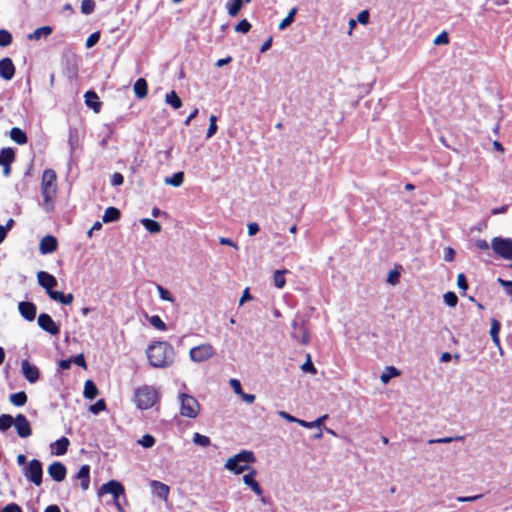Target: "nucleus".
Returning a JSON list of instances; mask_svg holds the SVG:
<instances>
[{
  "label": "nucleus",
  "mask_w": 512,
  "mask_h": 512,
  "mask_svg": "<svg viewBox=\"0 0 512 512\" xmlns=\"http://www.w3.org/2000/svg\"><path fill=\"white\" fill-rule=\"evenodd\" d=\"M215 350L211 344H201L190 349L189 356L194 362H203L212 358Z\"/></svg>",
  "instance_id": "nucleus-9"
},
{
  "label": "nucleus",
  "mask_w": 512,
  "mask_h": 512,
  "mask_svg": "<svg viewBox=\"0 0 512 512\" xmlns=\"http://www.w3.org/2000/svg\"><path fill=\"white\" fill-rule=\"evenodd\" d=\"M25 477L31 481L34 485L40 486L42 483L43 467L42 463L38 459H32L28 463L24 471Z\"/></svg>",
  "instance_id": "nucleus-8"
},
{
  "label": "nucleus",
  "mask_w": 512,
  "mask_h": 512,
  "mask_svg": "<svg viewBox=\"0 0 512 512\" xmlns=\"http://www.w3.org/2000/svg\"><path fill=\"white\" fill-rule=\"evenodd\" d=\"M256 473V470L252 468L248 474L243 476V481L253 492L260 496L262 494V488L255 479Z\"/></svg>",
  "instance_id": "nucleus-21"
},
{
  "label": "nucleus",
  "mask_w": 512,
  "mask_h": 512,
  "mask_svg": "<svg viewBox=\"0 0 512 512\" xmlns=\"http://www.w3.org/2000/svg\"><path fill=\"white\" fill-rule=\"evenodd\" d=\"M463 436H457V437H444V438H438V439H430L428 441L429 444H435V443H450L455 440H462Z\"/></svg>",
  "instance_id": "nucleus-54"
},
{
  "label": "nucleus",
  "mask_w": 512,
  "mask_h": 512,
  "mask_svg": "<svg viewBox=\"0 0 512 512\" xmlns=\"http://www.w3.org/2000/svg\"><path fill=\"white\" fill-rule=\"evenodd\" d=\"M14 420L9 414L0 415V431H7L14 424Z\"/></svg>",
  "instance_id": "nucleus-42"
},
{
  "label": "nucleus",
  "mask_w": 512,
  "mask_h": 512,
  "mask_svg": "<svg viewBox=\"0 0 512 512\" xmlns=\"http://www.w3.org/2000/svg\"><path fill=\"white\" fill-rule=\"evenodd\" d=\"M99 391L97 386L94 384L92 380H86L84 384V397L87 399H94L98 395Z\"/></svg>",
  "instance_id": "nucleus-31"
},
{
  "label": "nucleus",
  "mask_w": 512,
  "mask_h": 512,
  "mask_svg": "<svg viewBox=\"0 0 512 512\" xmlns=\"http://www.w3.org/2000/svg\"><path fill=\"white\" fill-rule=\"evenodd\" d=\"M78 57L75 54L65 56V73L69 79L78 78Z\"/></svg>",
  "instance_id": "nucleus-15"
},
{
  "label": "nucleus",
  "mask_w": 512,
  "mask_h": 512,
  "mask_svg": "<svg viewBox=\"0 0 512 512\" xmlns=\"http://www.w3.org/2000/svg\"><path fill=\"white\" fill-rule=\"evenodd\" d=\"M286 273H288V270H286V269L275 271L274 276H273V281H274L275 287L281 289L285 286V284H286L285 274Z\"/></svg>",
  "instance_id": "nucleus-37"
},
{
  "label": "nucleus",
  "mask_w": 512,
  "mask_h": 512,
  "mask_svg": "<svg viewBox=\"0 0 512 512\" xmlns=\"http://www.w3.org/2000/svg\"><path fill=\"white\" fill-rule=\"evenodd\" d=\"M125 488L119 481L110 480L107 483L103 484L100 488V494H111L115 499V505L120 512H124L122 506L118 502V498L120 495L124 494Z\"/></svg>",
  "instance_id": "nucleus-7"
},
{
  "label": "nucleus",
  "mask_w": 512,
  "mask_h": 512,
  "mask_svg": "<svg viewBox=\"0 0 512 512\" xmlns=\"http://www.w3.org/2000/svg\"><path fill=\"white\" fill-rule=\"evenodd\" d=\"M10 402L17 407L24 406L27 403V394L24 391L13 393L9 397Z\"/></svg>",
  "instance_id": "nucleus-32"
},
{
  "label": "nucleus",
  "mask_w": 512,
  "mask_h": 512,
  "mask_svg": "<svg viewBox=\"0 0 512 512\" xmlns=\"http://www.w3.org/2000/svg\"><path fill=\"white\" fill-rule=\"evenodd\" d=\"M50 298L54 301L60 302L63 305H69L74 300V296L72 293L64 294L59 291H56L55 293H50Z\"/></svg>",
  "instance_id": "nucleus-30"
},
{
  "label": "nucleus",
  "mask_w": 512,
  "mask_h": 512,
  "mask_svg": "<svg viewBox=\"0 0 512 512\" xmlns=\"http://www.w3.org/2000/svg\"><path fill=\"white\" fill-rule=\"evenodd\" d=\"M16 72L15 65L11 58L5 57L0 60V77L6 81L11 80Z\"/></svg>",
  "instance_id": "nucleus-16"
},
{
  "label": "nucleus",
  "mask_w": 512,
  "mask_h": 512,
  "mask_svg": "<svg viewBox=\"0 0 512 512\" xmlns=\"http://www.w3.org/2000/svg\"><path fill=\"white\" fill-rule=\"evenodd\" d=\"M21 316L27 321H33L36 317L37 307L33 302L22 301L18 304Z\"/></svg>",
  "instance_id": "nucleus-17"
},
{
  "label": "nucleus",
  "mask_w": 512,
  "mask_h": 512,
  "mask_svg": "<svg viewBox=\"0 0 512 512\" xmlns=\"http://www.w3.org/2000/svg\"><path fill=\"white\" fill-rule=\"evenodd\" d=\"M85 104L93 109L94 112L98 113L101 110L102 103L99 100V97L94 91H87L84 94Z\"/></svg>",
  "instance_id": "nucleus-22"
},
{
  "label": "nucleus",
  "mask_w": 512,
  "mask_h": 512,
  "mask_svg": "<svg viewBox=\"0 0 512 512\" xmlns=\"http://www.w3.org/2000/svg\"><path fill=\"white\" fill-rule=\"evenodd\" d=\"M38 325L45 332L51 335H57L60 332L59 326L54 322L52 317L47 313H41L38 316Z\"/></svg>",
  "instance_id": "nucleus-11"
},
{
  "label": "nucleus",
  "mask_w": 512,
  "mask_h": 512,
  "mask_svg": "<svg viewBox=\"0 0 512 512\" xmlns=\"http://www.w3.org/2000/svg\"><path fill=\"white\" fill-rule=\"evenodd\" d=\"M57 246V239L54 236L47 235L41 239L39 250L42 254H50L57 249Z\"/></svg>",
  "instance_id": "nucleus-20"
},
{
  "label": "nucleus",
  "mask_w": 512,
  "mask_h": 512,
  "mask_svg": "<svg viewBox=\"0 0 512 512\" xmlns=\"http://www.w3.org/2000/svg\"><path fill=\"white\" fill-rule=\"evenodd\" d=\"M229 384L235 394H237V395L243 394V390H242L241 383L239 380L233 378L229 381Z\"/></svg>",
  "instance_id": "nucleus-60"
},
{
  "label": "nucleus",
  "mask_w": 512,
  "mask_h": 512,
  "mask_svg": "<svg viewBox=\"0 0 512 512\" xmlns=\"http://www.w3.org/2000/svg\"><path fill=\"white\" fill-rule=\"evenodd\" d=\"M250 29H251V24H250V22L247 19H242L235 26V31L236 32H241V33H244V34L248 33L250 31Z\"/></svg>",
  "instance_id": "nucleus-50"
},
{
  "label": "nucleus",
  "mask_w": 512,
  "mask_h": 512,
  "mask_svg": "<svg viewBox=\"0 0 512 512\" xmlns=\"http://www.w3.org/2000/svg\"><path fill=\"white\" fill-rule=\"evenodd\" d=\"M136 406L141 410H147L154 406L158 400L157 391L148 385L139 387L134 392Z\"/></svg>",
  "instance_id": "nucleus-4"
},
{
  "label": "nucleus",
  "mask_w": 512,
  "mask_h": 512,
  "mask_svg": "<svg viewBox=\"0 0 512 512\" xmlns=\"http://www.w3.org/2000/svg\"><path fill=\"white\" fill-rule=\"evenodd\" d=\"M22 372L24 377L30 383H35L39 379V369L31 365L28 360H23L21 363Z\"/></svg>",
  "instance_id": "nucleus-18"
},
{
  "label": "nucleus",
  "mask_w": 512,
  "mask_h": 512,
  "mask_svg": "<svg viewBox=\"0 0 512 512\" xmlns=\"http://www.w3.org/2000/svg\"><path fill=\"white\" fill-rule=\"evenodd\" d=\"M400 375V371L393 367V366H389L385 369V371L382 373V375L380 376V380L382 381V383L386 384L389 382V380L393 377H397Z\"/></svg>",
  "instance_id": "nucleus-34"
},
{
  "label": "nucleus",
  "mask_w": 512,
  "mask_h": 512,
  "mask_svg": "<svg viewBox=\"0 0 512 512\" xmlns=\"http://www.w3.org/2000/svg\"><path fill=\"white\" fill-rule=\"evenodd\" d=\"M58 193L57 175L53 169H45L41 177V195L44 204L55 202Z\"/></svg>",
  "instance_id": "nucleus-2"
},
{
  "label": "nucleus",
  "mask_w": 512,
  "mask_h": 512,
  "mask_svg": "<svg viewBox=\"0 0 512 512\" xmlns=\"http://www.w3.org/2000/svg\"><path fill=\"white\" fill-rule=\"evenodd\" d=\"M139 443L145 448H150L155 444V438L150 434H145L141 440H139Z\"/></svg>",
  "instance_id": "nucleus-53"
},
{
  "label": "nucleus",
  "mask_w": 512,
  "mask_h": 512,
  "mask_svg": "<svg viewBox=\"0 0 512 512\" xmlns=\"http://www.w3.org/2000/svg\"><path fill=\"white\" fill-rule=\"evenodd\" d=\"M37 280L40 286H42L45 290L48 296L50 297V293H55L56 291L53 290V288L57 285L56 278L46 272V271H39L37 273Z\"/></svg>",
  "instance_id": "nucleus-12"
},
{
  "label": "nucleus",
  "mask_w": 512,
  "mask_h": 512,
  "mask_svg": "<svg viewBox=\"0 0 512 512\" xmlns=\"http://www.w3.org/2000/svg\"><path fill=\"white\" fill-rule=\"evenodd\" d=\"M2 512H23V511L18 504L10 503L3 508Z\"/></svg>",
  "instance_id": "nucleus-64"
},
{
  "label": "nucleus",
  "mask_w": 512,
  "mask_h": 512,
  "mask_svg": "<svg viewBox=\"0 0 512 512\" xmlns=\"http://www.w3.org/2000/svg\"><path fill=\"white\" fill-rule=\"evenodd\" d=\"M12 34L5 30V29H0V46L1 47H6L8 45H10L12 43Z\"/></svg>",
  "instance_id": "nucleus-46"
},
{
  "label": "nucleus",
  "mask_w": 512,
  "mask_h": 512,
  "mask_svg": "<svg viewBox=\"0 0 512 512\" xmlns=\"http://www.w3.org/2000/svg\"><path fill=\"white\" fill-rule=\"evenodd\" d=\"M157 291L159 293V297L162 299V300H165V301H169V302H174L175 299L174 297L172 296V294L170 293V291H168L167 289H165L163 286L161 285H157Z\"/></svg>",
  "instance_id": "nucleus-48"
},
{
  "label": "nucleus",
  "mask_w": 512,
  "mask_h": 512,
  "mask_svg": "<svg viewBox=\"0 0 512 512\" xmlns=\"http://www.w3.org/2000/svg\"><path fill=\"white\" fill-rule=\"evenodd\" d=\"M49 476L56 482H61L65 479L67 469L65 465L59 461H55L48 466Z\"/></svg>",
  "instance_id": "nucleus-14"
},
{
  "label": "nucleus",
  "mask_w": 512,
  "mask_h": 512,
  "mask_svg": "<svg viewBox=\"0 0 512 512\" xmlns=\"http://www.w3.org/2000/svg\"><path fill=\"white\" fill-rule=\"evenodd\" d=\"M293 327V333L292 336L296 339H299V341L303 345H307L310 341L309 332L307 331L306 327L303 323L299 324L296 321L292 323Z\"/></svg>",
  "instance_id": "nucleus-19"
},
{
  "label": "nucleus",
  "mask_w": 512,
  "mask_h": 512,
  "mask_svg": "<svg viewBox=\"0 0 512 512\" xmlns=\"http://www.w3.org/2000/svg\"><path fill=\"white\" fill-rule=\"evenodd\" d=\"M301 369L304 372L316 373V368L314 367L309 354L307 355V360L302 364Z\"/></svg>",
  "instance_id": "nucleus-56"
},
{
  "label": "nucleus",
  "mask_w": 512,
  "mask_h": 512,
  "mask_svg": "<svg viewBox=\"0 0 512 512\" xmlns=\"http://www.w3.org/2000/svg\"><path fill=\"white\" fill-rule=\"evenodd\" d=\"M141 224L145 227L147 231L150 233H159L161 231V225L153 219L144 218L141 219Z\"/></svg>",
  "instance_id": "nucleus-33"
},
{
  "label": "nucleus",
  "mask_w": 512,
  "mask_h": 512,
  "mask_svg": "<svg viewBox=\"0 0 512 512\" xmlns=\"http://www.w3.org/2000/svg\"><path fill=\"white\" fill-rule=\"evenodd\" d=\"M134 93L138 99H143L148 94V83L144 78L136 80L133 86Z\"/></svg>",
  "instance_id": "nucleus-24"
},
{
  "label": "nucleus",
  "mask_w": 512,
  "mask_h": 512,
  "mask_svg": "<svg viewBox=\"0 0 512 512\" xmlns=\"http://www.w3.org/2000/svg\"><path fill=\"white\" fill-rule=\"evenodd\" d=\"M297 13V8L296 7H293L288 15L279 23V26L278 28L280 30H284L286 27H288L289 25H291L294 21V18H295V15Z\"/></svg>",
  "instance_id": "nucleus-40"
},
{
  "label": "nucleus",
  "mask_w": 512,
  "mask_h": 512,
  "mask_svg": "<svg viewBox=\"0 0 512 512\" xmlns=\"http://www.w3.org/2000/svg\"><path fill=\"white\" fill-rule=\"evenodd\" d=\"M99 38H100V33L99 32H94L92 33L86 40V47L87 48H91L93 47L94 45H96V43L99 41Z\"/></svg>",
  "instance_id": "nucleus-58"
},
{
  "label": "nucleus",
  "mask_w": 512,
  "mask_h": 512,
  "mask_svg": "<svg viewBox=\"0 0 512 512\" xmlns=\"http://www.w3.org/2000/svg\"><path fill=\"white\" fill-rule=\"evenodd\" d=\"M193 442L196 445L207 447L211 444L210 438L208 436L202 435L200 433H194Z\"/></svg>",
  "instance_id": "nucleus-45"
},
{
  "label": "nucleus",
  "mask_w": 512,
  "mask_h": 512,
  "mask_svg": "<svg viewBox=\"0 0 512 512\" xmlns=\"http://www.w3.org/2000/svg\"><path fill=\"white\" fill-rule=\"evenodd\" d=\"M493 251L505 260H512V239L494 237L491 241Z\"/></svg>",
  "instance_id": "nucleus-6"
},
{
  "label": "nucleus",
  "mask_w": 512,
  "mask_h": 512,
  "mask_svg": "<svg viewBox=\"0 0 512 512\" xmlns=\"http://www.w3.org/2000/svg\"><path fill=\"white\" fill-rule=\"evenodd\" d=\"M435 45H447L449 44V36L448 34L443 31L440 33L433 41Z\"/></svg>",
  "instance_id": "nucleus-55"
},
{
  "label": "nucleus",
  "mask_w": 512,
  "mask_h": 512,
  "mask_svg": "<svg viewBox=\"0 0 512 512\" xmlns=\"http://www.w3.org/2000/svg\"><path fill=\"white\" fill-rule=\"evenodd\" d=\"M149 323L159 331H165L167 329L166 324L158 315H152L149 318Z\"/></svg>",
  "instance_id": "nucleus-43"
},
{
  "label": "nucleus",
  "mask_w": 512,
  "mask_h": 512,
  "mask_svg": "<svg viewBox=\"0 0 512 512\" xmlns=\"http://www.w3.org/2000/svg\"><path fill=\"white\" fill-rule=\"evenodd\" d=\"M95 1L94 0H82L81 2V12L85 15H89L95 10Z\"/></svg>",
  "instance_id": "nucleus-44"
},
{
  "label": "nucleus",
  "mask_w": 512,
  "mask_h": 512,
  "mask_svg": "<svg viewBox=\"0 0 512 512\" xmlns=\"http://www.w3.org/2000/svg\"><path fill=\"white\" fill-rule=\"evenodd\" d=\"M52 33V28L50 26H42L34 30L32 34L29 35V39L39 40L41 37H47Z\"/></svg>",
  "instance_id": "nucleus-36"
},
{
  "label": "nucleus",
  "mask_w": 512,
  "mask_h": 512,
  "mask_svg": "<svg viewBox=\"0 0 512 512\" xmlns=\"http://www.w3.org/2000/svg\"><path fill=\"white\" fill-rule=\"evenodd\" d=\"M180 414L187 418H196L199 413V403L195 397L186 393L179 395Z\"/></svg>",
  "instance_id": "nucleus-5"
},
{
  "label": "nucleus",
  "mask_w": 512,
  "mask_h": 512,
  "mask_svg": "<svg viewBox=\"0 0 512 512\" xmlns=\"http://www.w3.org/2000/svg\"><path fill=\"white\" fill-rule=\"evenodd\" d=\"M183 181H184V173L183 172H177V173L173 174L172 177H167L165 179L166 184L172 185L174 187L181 186Z\"/></svg>",
  "instance_id": "nucleus-39"
},
{
  "label": "nucleus",
  "mask_w": 512,
  "mask_h": 512,
  "mask_svg": "<svg viewBox=\"0 0 512 512\" xmlns=\"http://www.w3.org/2000/svg\"><path fill=\"white\" fill-rule=\"evenodd\" d=\"M123 182H124V177H123V175L121 173L116 172V173H114L112 175V177H111V184L113 186H120V185L123 184Z\"/></svg>",
  "instance_id": "nucleus-61"
},
{
  "label": "nucleus",
  "mask_w": 512,
  "mask_h": 512,
  "mask_svg": "<svg viewBox=\"0 0 512 512\" xmlns=\"http://www.w3.org/2000/svg\"><path fill=\"white\" fill-rule=\"evenodd\" d=\"M120 217H121V212L118 208L108 207L104 211V214L102 216V221L104 223L115 222V221H118L120 219Z\"/></svg>",
  "instance_id": "nucleus-27"
},
{
  "label": "nucleus",
  "mask_w": 512,
  "mask_h": 512,
  "mask_svg": "<svg viewBox=\"0 0 512 512\" xmlns=\"http://www.w3.org/2000/svg\"><path fill=\"white\" fill-rule=\"evenodd\" d=\"M165 100L174 109H179L182 106V101L175 91L166 94Z\"/></svg>",
  "instance_id": "nucleus-38"
},
{
  "label": "nucleus",
  "mask_w": 512,
  "mask_h": 512,
  "mask_svg": "<svg viewBox=\"0 0 512 512\" xmlns=\"http://www.w3.org/2000/svg\"><path fill=\"white\" fill-rule=\"evenodd\" d=\"M457 286L459 289L466 291L468 289L467 278L463 273L457 275Z\"/></svg>",
  "instance_id": "nucleus-57"
},
{
  "label": "nucleus",
  "mask_w": 512,
  "mask_h": 512,
  "mask_svg": "<svg viewBox=\"0 0 512 512\" xmlns=\"http://www.w3.org/2000/svg\"><path fill=\"white\" fill-rule=\"evenodd\" d=\"M76 477L81 481V488L87 490L90 485V467L89 465H82L78 470Z\"/></svg>",
  "instance_id": "nucleus-23"
},
{
  "label": "nucleus",
  "mask_w": 512,
  "mask_h": 512,
  "mask_svg": "<svg viewBox=\"0 0 512 512\" xmlns=\"http://www.w3.org/2000/svg\"><path fill=\"white\" fill-rule=\"evenodd\" d=\"M216 122H217V117L215 115H211L209 118V127L207 130V138H211L217 132L218 126H217Z\"/></svg>",
  "instance_id": "nucleus-49"
},
{
  "label": "nucleus",
  "mask_w": 512,
  "mask_h": 512,
  "mask_svg": "<svg viewBox=\"0 0 512 512\" xmlns=\"http://www.w3.org/2000/svg\"><path fill=\"white\" fill-rule=\"evenodd\" d=\"M369 11L368 10H363L361 11L358 16H357V21L360 23V24H363V25H366L368 24L369 22Z\"/></svg>",
  "instance_id": "nucleus-62"
},
{
  "label": "nucleus",
  "mask_w": 512,
  "mask_h": 512,
  "mask_svg": "<svg viewBox=\"0 0 512 512\" xmlns=\"http://www.w3.org/2000/svg\"><path fill=\"white\" fill-rule=\"evenodd\" d=\"M10 138L18 145H24L28 141L26 133L18 127H13L10 130Z\"/></svg>",
  "instance_id": "nucleus-28"
},
{
  "label": "nucleus",
  "mask_w": 512,
  "mask_h": 512,
  "mask_svg": "<svg viewBox=\"0 0 512 512\" xmlns=\"http://www.w3.org/2000/svg\"><path fill=\"white\" fill-rule=\"evenodd\" d=\"M70 441L67 437H61L52 445L53 453L57 456L64 455L69 447Z\"/></svg>",
  "instance_id": "nucleus-25"
},
{
  "label": "nucleus",
  "mask_w": 512,
  "mask_h": 512,
  "mask_svg": "<svg viewBox=\"0 0 512 512\" xmlns=\"http://www.w3.org/2000/svg\"><path fill=\"white\" fill-rule=\"evenodd\" d=\"M148 362L155 368H166L173 364L175 351L167 341H156L146 350Z\"/></svg>",
  "instance_id": "nucleus-1"
},
{
  "label": "nucleus",
  "mask_w": 512,
  "mask_h": 512,
  "mask_svg": "<svg viewBox=\"0 0 512 512\" xmlns=\"http://www.w3.org/2000/svg\"><path fill=\"white\" fill-rule=\"evenodd\" d=\"M243 0H228L226 7L231 16H236L241 10Z\"/></svg>",
  "instance_id": "nucleus-35"
},
{
  "label": "nucleus",
  "mask_w": 512,
  "mask_h": 512,
  "mask_svg": "<svg viewBox=\"0 0 512 512\" xmlns=\"http://www.w3.org/2000/svg\"><path fill=\"white\" fill-rule=\"evenodd\" d=\"M328 418V415H323L319 418H317L315 421H311V422H308V421H305V420H302L300 419V421H298V424L302 427H305V428H313V427H319L323 424V422Z\"/></svg>",
  "instance_id": "nucleus-41"
},
{
  "label": "nucleus",
  "mask_w": 512,
  "mask_h": 512,
  "mask_svg": "<svg viewBox=\"0 0 512 512\" xmlns=\"http://www.w3.org/2000/svg\"><path fill=\"white\" fill-rule=\"evenodd\" d=\"M14 425H15V428H16V431H17V434L19 435V437L27 438L32 435V429H31L30 422L28 421V419L26 418L25 415L18 414L15 417Z\"/></svg>",
  "instance_id": "nucleus-13"
},
{
  "label": "nucleus",
  "mask_w": 512,
  "mask_h": 512,
  "mask_svg": "<svg viewBox=\"0 0 512 512\" xmlns=\"http://www.w3.org/2000/svg\"><path fill=\"white\" fill-rule=\"evenodd\" d=\"M255 461L256 457L252 451L242 450L233 457L228 458L224 467L235 474H241L250 469L248 464Z\"/></svg>",
  "instance_id": "nucleus-3"
},
{
  "label": "nucleus",
  "mask_w": 512,
  "mask_h": 512,
  "mask_svg": "<svg viewBox=\"0 0 512 512\" xmlns=\"http://www.w3.org/2000/svg\"><path fill=\"white\" fill-rule=\"evenodd\" d=\"M443 299H444V302L450 306V307H455L458 303V297L457 295L452 292V291H448L444 294L443 296Z\"/></svg>",
  "instance_id": "nucleus-47"
},
{
  "label": "nucleus",
  "mask_w": 512,
  "mask_h": 512,
  "mask_svg": "<svg viewBox=\"0 0 512 512\" xmlns=\"http://www.w3.org/2000/svg\"><path fill=\"white\" fill-rule=\"evenodd\" d=\"M152 488L155 490L157 496L163 500H166L168 498L170 488L165 483H162L157 480H153L151 482Z\"/></svg>",
  "instance_id": "nucleus-26"
},
{
  "label": "nucleus",
  "mask_w": 512,
  "mask_h": 512,
  "mask_svg": "<svg viewBox=\"0 0 512 512\" xmlns=\"http://www.w3.org/2000/svg\"><path fill=\"white\" fill-rule=\"evenodd\" d=\"M400 280V271L397 269L391 270L387 277V283L391 285H396Z\"/></svg>",
  "instance_id": "nucleus-52"
},
{
  "label": "nucleus",
  "mask_w": 512,
  "mask_h": 512,
  "mask_svg": "<svg viewBox=\"0 0 512 512\" xmlns=\"http://www.w3.org/2000/svg\"><path fill=\"white\" fill-rule=\"evenodd\" d=\"M106 402L104 399H99L95 404L90 406V411L94 414H98L101 411L106 410Z\"/></svg>",
  "instance_id": "nucleus-51"
},
{
  "label": "nucleus",
  "mask_w": 512,
  "mask_h": 512,
  "mask_svg": "<svg viewBox=\"0 0 512 512\" xmlns=\"http://www.w3.org/2000/svg\"><path fill=\"white\" fill-rule=\"evenodd\" d=\"M500 329H501V323L497 319L493 318L491 320V328H490L489 333H490L493 343L498 348H500V338H499Z\"/></svg>",
  "instance_id": "nucleus-29"
},
{
  "label": "nucleus",
  "mask_w": 512,
  "mask_h": 512,
  "mask_svg": "<svg viewBox=\"0 0 512 512\" xmlns=\"http://www.w3.org/2000/svg\"><path fill=\"white\" fill-rule=\"evenodd\" d=\"M15 161L14 149L7 147L0 150V166L3 167V174L9 176L11 174V164Z\"/></svg>",
  "instance_id": "nucleus-10"
},
{
  "label": "nucleus",
  "mask_w": 512,
  "mask_h": 512,
  "mask_svg": "<svg viewBox=\"0 0 512 512\" xmlns=\"http://www.w3.org/2000/svg\"><path fill=\"white\" fill-rule=\"evenodd\" d=\"M71 359H72V363H75L76 365H78L84 369L87 368L86 360H85V357L83 354H78L77 356H75Z\"/></svg>",
  "instance_id": "nucleus-63"
},
{
  "label": "nucleus",
  "mask_w": 512,
  "mask_h": 512,
  "mask_svg": "<svg viewBox=\"0 0 512 512\" xmlns=\"http://www.w3.org/2000/svg\"><path fill=\"white\" fill-rule=\"evenodd\" d=\"M497 282L506 289V294L512 296V281L498 278Z\"/></svg>",
  "instance_id": "nucleus-59"
}]
</instances>
